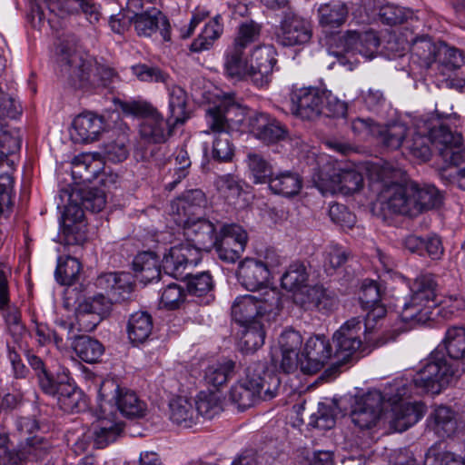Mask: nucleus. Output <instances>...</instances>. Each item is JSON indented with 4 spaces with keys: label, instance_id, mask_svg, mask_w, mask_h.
Masks as SVG:
<instances>
[{
    "label": "nucleus",
    "instance_id": "obj_1",
    "mask_svg": "<svg viewBox=\"0 0 465 465\" xmlns=\"http://www.w3.org/2000/svg\"><path fill=\"white\" fill-rule=\"evenodd\" d=\"M411 383L405 378L396 379L383 392L371 391L358 399L351 410V421L361 430H370L377 425L381 417L382 404L387 401L391 406L389 422L396 431H404L417 423L424 415L425 407L420 402H404L411 395Z\"/></svg>",
    "mask_w": 465,
    "mask_h": 465
},
{
    "label": "nucleus",
    "instance_id": "obj_2",
    "mask_svg": "<svg viewBox=\"0 0 465 465\" xmlns=\"http://www.w3.org/2000/svg\"><path fill=\"white\" fill-rule=\"evenodd\" d=\"M78 42L75 35H68L57 45L54 63L58 78L67 87L84 93L109 87L118 78L117 73L89 56Z\"/></svg>",
    "mask_w": 465,
    "mask_h": 465
},
{
    "label": "nucleus",
    "instance_id": "obj_3",
    "mask_svg": "<svg viewBox=\"0 0 465 465\" xmlns=\"http://www.w3.org/2000/svg\"><path fill=\"white\" fill-rule=\"evenodd\" d=\"M459 116L437 114L436 119L423 121L411 139L405 140L404 147L409 153L423 162L431 156V146L438 151L447 163L459 165L465 160V147L460 133L452 132L457 127Z\"/></svg>",
    "mask_w": 465,
    "mask_h": 465
},
{
    "label": "nucleus",
    "instance_id": "obj_4",
    "mask_svg": "<svg viewBox=\"0 0 465 465\" xmlns=\"http://www.w3.org/2000/svg\"><path fill=\"white\" fill-rule=\"evenodd\" d=\"M184 235L202 252H208L214 248L223 262H237L248 240L245 230L236 223L223 224L217 235L213 223L205 219L187 220Z\"/></svg>",
    "mask_w": 465,
    "mask_h": 465
},
{
    "label": "nucleus",
    "instance_id": "obj_5",
    "mask_svg": "<svg viewBox=\"0 0 465 465\" xmlns=\"http://www.w3.org/2000/svg\"><path fill=\"white\" fill-rule=\"evenodd\" d=\"M280 384L281 381L276 374L265 371L263 364L257 363L249 366L245 377L232 386L229 397L238 409L245 410L260 401L273 399Z\"/></svg>",
    "mask_w": 465,
    "mask_h": 465
},
{
    "label": "nucleus",
    "instance_id": "obj_6",
    "mask_svg": "<svg viewBox=\"0 0 465 465\" xmlns=\"http://www.w3.org/2000/svg\"><path fill=\"white\" fill-rule=\"evenodd\" d=\"M117 391V384L111 380L102 382L98 391V406L95 410V420L87 430V437L92 438L94 446L102 449L114 442L124 430V422L113 404L104 398Z\"/></svg>",
    "mask_w": 465,
    "mask_h": 465
},
{
    "label": "nucleus",
    "instance_id": "obj_7",
    "mask_svg": "<svg viewBox=\"0 0 465 465\" xmlns=\"http://www.w3.org/2000/svg\"><path fill=\"white\" fill-rule=\"evenodd\" d=\"M239 107L231 98H225L218 104L206 110L205 118L208 130L204 134H213L212 156L218 162H229L234 154V146L231 140L229 114Z\"/></svg>",
    "mask_w": 465,
    "mask_h": 465
},
{
    "label": "nucleus",
    "instance_id": "obj_8",
    "mask_svg": "<svg viewBox=\"0 0 465 465\" xmlns=\"http://www.w3.org/2000/svg\"><path fill=\"white\" fill-rule=\"evenodd\" d=\"M411 294L404 302L401 320L410 323H425L432 317L437 305L438 283L430 274L418 276L411 288Z\"/></svg>",
    "mask_w": 465,
    "mask_h": 465
},
{
    "label": "nucleus",
    "instance_id": "obj_9",
    "mask_svg": "<svg viewBox=\"0 0 465 465\" xmlns=\"http://www.w3.org/2000/svg\"><path fill=\"white\" fill-rule=\"evenodd\" d=\"M280 308L279 294L275 290L266 291L261 295H244L237 297L232 306L233 320L241 326L254 322H268L272 313Z\"/></svg>",
    "mask_w": 465,
    "mask_h": 465
},
{
    "label": "nucleus",
    "instance_id": "obj_10",
    "mask_svg": "<svg viewBox=\"0 0 465 465\" xmlns=\"http://www.w3.org/2000/svg\"><path fill=\"white\" fill-rule=\"evenodd\" d=\"M121 109L126 114L143 118L140 135L146 142L161 143L170 135L172 120L165 121L151 104L144 101L124 102Z\"/></svg>",
    "mask_w": 465,
    "mask_h": 465
},
{
    "label": "nucleus",
    "instance_id": "obj_11",
    "mask_svg": "<svg viewBox=\"0 0 465 465\" xmlns=\"http://www.w3.org/2000/svg\"><path fill=\"white\" fill-rule=\"evenodd\" d=\"M457 371L453 363L436 351L414 376L412 382L416 388L423 391L439 394L455 381Z\"/></svg>",
    "mask_w": 465,
    "mask_h": 465
},
{
    "label": "nucleus",
    "instance_id": "obj_12",
    "mask_svg": "<svg viewBox=\"0 0 465 465\" xmlns=\"http://www.w3.org/2000/svg\"><path fill=\"white\" fill-rule=\"evenodd\" d=\"M415 192L416 182L413 181L385 185L379 195L382 211L391 214L418 215L414 201Z\"/></svg>",
    "mask_w": 465,
    "mask_h": 465
},
{
    "label": "nucleus",
    "instance_id": "obj_13",
    "mask_svg": "<svg viewBox=\"0 0 465 465\" xmlns=\"http://www.w3.org/2000/svg\"><path fill=\"white\" fill-rule=\"evenodd\" d=\"M316 186L323 193L349 195L362 187L363 177L355 170H337L326 166L314 176Z\"/></svg>",
    "mask_w": 465,
    "mask_h": 465
},
{
    "label": "nucleus",
    "instance_id": "obj_14",
    "mask_svg": "<svg viewBox=\"0 0 465 465\" xmlns=\"http://www.w3.org/2000/svg\"><path fill=\"white\" fill-rule=\"evenodd\" d=\"M293 302L305 311H316L327 314L338 306L335 292L322 284L308 285L295 291L292 295Z\"/></svg>",
    "mask_w": 465,
    "mask_h": 465
},
{
    "label": "nucleus",
    "instance_id": "obj_15",
    "mask_svg": "<svg viewBox=\"0 0 465 465\" xmlns=\"http://www.w3.org/2000/svg\"><path fill=\"white\" fill-rule=\"evenodd\" d=\"M84 208L80 204L70 202L65 207L62 216L64 233L66 236V243L68 247L74 248V251H68L66 257L67 262H79L81 257L75 254L82 250L81 245L86 239L84 227Z\"/></svg>",
    "mask_w": 465,
    "mask_h": 465
},
{
    "label": "nucleus",
    "instance_id": "obj_16",
    "mask_svg": "<svg viewBox=\"0 0 465 465\" xmlns=\"http://www.w3.org/2000/svg\"><path fill=\"white\" fill-rule=\"evenodd\" d=\"M292 113L305 120H315L323 114L324 90L317 87L294 89L291 94Z\"/></svg>",
    "mask_w": 465,
    "mask_h": 465
},
{
    "label": "nucleus",
    "instance_id": "obj_17",
    "mask_svg": "<svg viewBox=\"0 0 465 465\" xmlns=\"http://www.w3.org/2000/svg\"><path fill=\"white\" fill-rule=\"evenodd\" d=\"M277 51L272 45L255 46L250 55L251 81L256 86H264L271 81L277 64Z\"/></svg>",
    "mask_w": 465,
    "mask_h": 465
},
{
    "label": "nucleus",
    "instance_id": "obj_18",
    "mask_svg": "<svg viewBox=\"0 0 465 465\" xmlns=\"http://www.w3.org/2000/svg\"><path fill=\"white\" fill-rule=\"evenodd\" d=\"M332 345L321 336L307 340L302 360V371L312 374L319 371L331 359H333Z\"/></svg>",
    "mask_w": 465,
    "mask_h": 465
},
{
    "label": "nucleus",
    "instance_id": "obj_19",
    "mask_svg": "<svg viewBox=\"0 0 465 465\" xmlns=\"http://www.w3.org/2000/svg\"><path fill=\"white\" fill-rule=\"evenodd\" d=\"M132 22L140 36L150 37L159 31L164 41H171L170 22L161 11L155 8L141 14H134Z\"/></svg>",
    "mask_w": 465,
    "mask_h": 465
},
{
    "label": "nucleus",
    "instance_id": "obj_20",
    "mask_svg": "<svg viewBox=\"0 0 465 465\" xmlns=\"http://www.w3.org/2000/svg\"><path fill=\"white\" fill-rule=\"evenodd\" d=\"M201 252L202 251L200 249L193 245L192 242H187L171 247L168 254L165 249L163 252H161V253L160 250L138 252L133 262L157 261L160 259L161 254L163 255V262H169V259L173 260V262H200L203 259Z\"/></svg>",
    "mask_w": 465,
    "mask_h": 465
},
{
    "label": "nucleus",
    "instance_id": "obj_21",
    "mask_svg": "<svg viewBox=\"0 0 465 465\" xmlns=\"http://www.w3.org/2000/svg\"><path fill=\"white\" fill-rule=\"evenodd\" d=\"M312 38L309 21L296 15L289 16L282 24L277 41L283 46H294L307 44Z\"/></svg>",
    "mask_w": 465,
    "mask_h": 465
},
{
    "label": "nucleus",
    "instance_id": "obj_22",
    "mask_svg": "<svg viewBox=\"0 0 465 465\" xmlns=\"http://www.w3.org/2000/svg\"><path fill=\"white\" fill-rule=\"evenodd\" d=\"M250 128L252 134L257 139L266 143H276L287 134L285 127L265 113H255L252 115L250 117Z\"/></svg>",
    "mask_w": 465,
    "mask_h": 465
},
{
    "label": "nucleus",
    "instance_id": "obj_23",
    "mask_svg": "<svg viewBox=\"0 0 465 465\" xmlns=\"http://www.w3.org/2000/svg\"><path fill=\"white\" fill-rule=\"evenodd\" d=\"M96 286L104 291L108 299L115 302L128 300L133 292V284L128 273L107 272L98 276Z\"/></svg>",
    "mask_w": 465,
    "mask_h": 465
},
{
    "label": "nucleus",
    "instance_id": "obj_24",
    "mask_svg": "<svg viewBox=\"0 0 465 465\" xmlns=\"http://www.w3.org/2000/svg\"><path fill=\"white\" fill-rule=\"evenodd\" d=\"M348 13L347 5L339 0L322 4L317 9L319 25L325 33L332 34L345 24Z\"/></svg>",
    "mask_w": 465,
    "mask_h": 465
},
{
    "label": "nucleus",
    "instance_id": "obj_25",
    "mask_svg": "<svg viewBox=\"0 0 465 465\" xmlns=\"http://www.w3.org/2000/svg\"><path fill=\"white\" fill-rule=\"evenodd\" d=\"M49 451V445L41 439H27L16 451H4L2 460L5 465H19L24 460L44 459Z\"/></svg>",
    "mask_w": 465,
    "mask_h": 465
},
{
    "label": "nucleus",
    "instance_id": "obj_26",
    "mask_svg": "<svg viewBox=\"0 0 465 465\" xmlns=\"http://www.w3.org/2000/svg\"><path fill=\"white\" fill-rule=\"evenodd\" d=\"M73 128L76 142L91 143L97 140L104 131V118L95 114L85 112L78 114L74 119Z\"/></svg>",
    "mask_w": 465,
    "mask_h": 465
},
{
    "label": "nucleus",
    "instance_id": "obj_27",
    "mask_svg": "<svg viewBox=\"0 0 465 465\" xmlns=\"http://www.w3.org/2000/svg\"><path fill=\"white\" fill-rule=\"evenodd\" d=\"M378 17L381 23L388 25L405 24L406 29L410 28L411 32L422 26V22L411 9L391 4L381 5Z\"/></svg>",
    "mask_w": 465,
    "mask_h": 465
},
{
    "label": "nucleus",
    "instance_id": "obj_28",
    "mask_svg": "<svg viewBox=\"0 0 465 465\" xmlns=\"http://www.w3.org/2000/svg\"><path fill=\"white\" fill-rule=\"evenodd\" d=\"M114 405V410L127 418H141L146 411V405L137 395L130 391H123L117 385V391L112 392L109 398H104Z\"/></svg>",
    "mask_w": 465,
    "mask_h": 465
},
{
    "label": "nucleus",
    "instance_id": "obj_29",
    "mask_svg": "<svg viewBox=\"0 0 465 465\" xmlns=\"http://www.w3.org/2000/svg\"><path fill=\"white\" fill-rule=\"evenodd\" d=\"M251 63L245 57V49L231 45L224 53L223 68L225 74L236 80H251Z\"/></svg>",
    "mask_w": 465,
    "mask_h": 465
},
{
    "label": "nucleus",
    "instance_id": "obj_30",
    "mask_svg": "<svg viewBox=\"0 0 465 465\" xmlns=\"http://www.w3.org/2000/svg\"><path fill=\"white\" fill-rule=\"evenodd\" d=\"M56 399L60 409L65 412H80L87 407L85 396L71 382L68 374L61 379Z\"/></svg>",
    "mask_w": 465,
    "mask_h": 465
},
{
    "label": "nucleus",
    "instance_id": "obj_31",
    "mask_svg": "<svg viewBox=\"0 0 465 465\" xmlns=\"http://www.w3.org/2000/svg\"><path fill=\"white\" fill-rule=\"evenodd\" d=\"M411 43V54L420 66L430 68L437 61L439 42H434L429 35H416L408 40Z\"/></svg>",
    "mask_w": 465,
    "mask_h": 465
},
{
    "label": "nucleus",
    "instance_id": "obj_32",
    "mask_svg": "<svg viewBox=\"0 0 465 465\" xmlns=\"http://www.w3.org/2000/svg\"><path fill=\"white\" fill-rule=\"evenodd\" d=\"M378 346L376 343L356 341L350 338L332 336L333 360L336 364H342L358 353L369 351L371 347Z\"/></svg>",
    "mask_w": 465,
    "mask_h": 465
},
{
    "label": "nucleus",
    "instance_id": "obj_33",
    "mask_svg": "<svg viewBox=\"0 0 465 465\" xmlns=\"http://www.w3.org/2000/svg\"><path fill=\"white\" fill-rule=\"evenodd\" d=\"M237 276L246 289L253 291L269 281L270 268L268 263H240Z\"/></svg>",
    "mask_w": 465,
    "mask_h": 465
},
{
    "label": "nucleus",
    "instance_id": "obj_34",
    "mask_svg": "<svg viewBox=\"0 0 465 465\" xmlns=\"http://www.w3.org/2000/svg\"><path fill=\"white\" fill-rule=\"evenodd\" d=\"M429 427L440 438L453 435L458 430L454 411L445 406L436 408L430 414Z\"/></svg>",
    "mask_w": 465,
    "mask_h": 465
},
{
    "label": "nucleus",
    "instance_id": "obj_35",
    "mask_svg": "<svg viewBox=\"0 0 465 465\" xmlns=\"http://www.w3.org/2000/svg\"><path fill=\"white\" fill-rule=\"evenodd\" d=\"M166 86L169 95V118L173 124H183L190 117L187 109V94L181 86L171 84L170 80Z\"/></svg>",
    "mask_w": 465,
    "mask_h": 465
},
{
    "label": "nucleus",
    "instance_id": "obj_36",
    "mask_svg": "<svg viewBox=\"0 0 465 465\" xmlns=\"http://www.w3.org/2000/svg\"><path fill=\"white\" fill-rule=\"evenodd\" d=\"M268 184L273 193L292 197L300 192L302 182L298 173L292 171H282L273 173Z\"/></svg>",
    "mask_w": 465,
    "mask_h": 465
},
{
    "label": "nucleus",
    "instance_id": "obj_37",
    "mask_svg": "<svg viewBox=\"0 0 465 465\" xmlns=\"http://www.w3.org/2000/svg\"><path fill=\"white\" fill-rule=\"evenodd\" d=\"M170 419L183 428H191L199 420L192 401L183 397H177L170 401Z\"/></svg>",
    "mask_w": 465,
    "mask_h": 465
},
{
    "label": "nucleus",
    "instance_id": "obj_38",
    "mask_svg": "<svg viewBox=\"0 0 465 465\" xmlns=\"http://www.w3.org/2000/svg\"><path fill=\"white\" fill-rule=\"evenodd\" d=\"M223 32L222 16L217 15L205 25L198 37L193 41L190 50L193 53L209 50L214 42L221 37Z\"/></svg>",
    "mask_w": 465,
    "mask_h": 465
},
{
    "label": "nucleus",
    "instance_id": "obj_39",
    "mask_svg": "<svg viewBox=\"0 0 465 465\" xmlns=\"http://www.w3.org/2000/svg\"><path fill=\"white\" fill-rule=\"evenodd\" d=\"M152 331L153 321L150 314L145 312H136L130 316L127 333L133 343L144 342L150 337Z\"/></svg>",
    "mask_w": 465,
    "mask_h": 465
},
{
    "label": "nucleus",
    "instance_id": "obj_40",
    "mask_svg": "<svg viewBox=\"0 0 465 465\" xmlns=\"http://www.w3.org/2000/svg\"><path fill=\"white\" fill-rule=\"evenodd\" d=\"M365 309L368 311L364 323L366 342L376 343L378 346L385 344L387 339L378 336V330L382 325L381 322L387 313L385 306L380 302Z\"/></svg>",
    "mask_w": 465,
    "mask_h": 465
},
{
    "label": "nucleus",
    "instance_id": "obj_41",
    "mask_svg": "<svg viewBox=\"0 0 465 465\" xmlns=\"http://www.w3.org/2000/svg\"><path fill=\"white\" fill-rule=\"evenodd\" d=\"M264 322L242 325L238 346L245 353H252L261 348L264 343Z\"/></svg>",
    "mask_w": 465,
    "mask_h": 465
},
{
    "label": "nucleus",
    "instance_id": "obj_42",
    "mask_svg": "<svg viewBox=\"0 0 465 465\" xmlns=\"http://www.w3.org/2000/svg\"><path fill=\"white\" fill-rule=\"evenodd\" d=\"M246 164L249 177L256 184L268 183L273 175L272 164L260 153H248Z\"/></svg>",
    "mask_w": 465,
    "mask_h": 465
},
{
    "label": "nucleus",
    "instance_id": "obj_43",
    "mask_svg": "<svg viewBox=\"0 0 465 465\" xmlns=\"http://www.w3.org/2000/svg\"><path fill=\"white\" fill-rule=\"evenodd\" d=\"M234 370L232 360H223L210 364L204 371V381L214 389L225 384Z\"/></svg>",
    "mask_w": 465,
    "mask_h": 465
},
{
    "label": "nucleus",
    "instance_id": "obj_44",
    "mask_svg": "<svg viewBox=\"0 0 465 465\" xmlns=\"http://www.w3.org/2000/svg\"><path fill=\"white\" fill-rule=\"evenodd\" d=\"M74 350L76 355L87 363L96 362L104 351L103 344L88 336H81L74 340Z\"/></svg>",
    "mask_w": 465,
    "mask_h": 465
},
{
    "label": "nucleus",
    "instance_id": "obj_45",
    "mask_svg": "<svg viewBox=\"0 0 465 465\" xmlns=\"http://www.w3.org/2000/svg\"><path fill=\"white\" fill-rule=\"evenodd\" d=\"M442 344L450 359L465 358V328L458 326L449 328Z\"/></svg>",
    "mask_w": 465,
    "mask_h": 465
},
{
    "label": "nucleus",
    "instance_id": "obj_46",
    "mask_svg": "<svg viewBox=\"0 0 465 465\" xmlns=\"http://www.w3.org/2000/svg\"><path fill=\"white\" fill-rule=\"evenodd\" d=\"M193 405L199 418L206 420L213 419L223 411L221 398L215 392H200Z\"/></svg>",
    "mask_w": 465,
    "mask_h": 465
},
{
    "label": "nucleus",
    "instance_id": "obj_47",
    "mask_svg": "<svg viewBox=\"0 0 465 465\" xmlns=\"http://www.w3.org/2000/svg\"><path fill=\"white\" fill-rule=\"evenodd\" d=\"M407 130V126L401 123H393L386 126L380 125L376 136L381 139L383 145L391 150H396L401 145L404 146Z\"/></svg>",
    "mask_w": 465,
    "mask_h": 465
},
{
    "label": "nucleus",
    "instance_id": "obj_48",
    "mask_svg": "<svg viewBox=\"0 0 465 465\" xmlns=\"http://www.w3.org/2000/svg\"><path fill=\"white\" fill-rule=\"evenodd\" d=\"M414 201L415 207L418 209V214H420L424 211L440 206L441 203V195L434 185H420L416 183Z\"/></svg>",
    "mask_w": 465,
    "mask_h": 465
},
{
    "label": "nucleus",
    "instance_id": "obj_49",
    "mask_svg": "<svg viewBox=\"0 0 465 465\" xmlns=\"http://www.w3.org/2000/svg\"><path fill=\"white\" fill-rule=\"evenodd\" d=\"M307 277L308 273L303 263H291L281 278L282 286L294 295L295 291L306 285Z\"/></svg>",
    "mask_w": 465,
    "mask_h": 465
},
{
    "label": "nucleus",
    "instance_id": "obj_50",
    "mask_svg": "<svg viewBox=\"0 0 465 465\" xmlns=\"http://www.w3.org/2000/svg\"><path fill=\"white\" fill-rule=\"evenodd\" d=\"M262 25L253 20L244 21L238 26L232 45L246 49L260 39Z\"/></svg>",
    "mask_w": 465,
    "mask_h": 465
},
{
    "label": "nucleus",
    "instance_id": "obj_51",
    "mask_svg": "<svg viewBox=\"0 0 465 465\" xmlns=\"http://www.w3.org/2000/svg\"><path fill=\"white\" fill-rule=\"evenodd\" d=\"M438 48L437 61L447 69L456 70L464 64V57L460 49L443 42H439Z\"/></svg>",
    "mask_w": 465,
    "mask_h": 465
},
{
    "label": "nucleus",
    "instance_id": "obj_52",
    "mask_svg": "<svg viewBox=\"0 0 465 465\" xmlns=\"http://www.w3.org/2000/svg\"><path fill=\"white\" fill-rule=\"evenodd\" d=\"M441 444H435L430 447L425 456V463L435 465H465V456L463 458L449 451H442Z\"/></svg>",
    "mask_w": 465,
    "mask_h": 465
},
{
    "label": "nucleus",
    "instance_id": "obj_53",
    "mask_svg": "<svg viewBox=\"0 0 465 465\" xmlns=\"http://www.w3.org/2000/svg\"><path fill=\"white\" fill-rule=\"evenodd\" d=\"M113 302L111 299L106 298L104 294L99 293L93 297L85 298L79 302L84 312H91L96 316H101L104 320L111 312Z\"/></svg>",
    "mask_w": 465,
    "mask_h": 465
},
{
    "label": "nucleus",
    "instance_id": "obj_54",
    "mask_svg": "<svg viewBox=\"0 0 465 465\" xmlns=\"http://www.w3.org/2000/svg\"><path fill=\"white\" fill-rule=\"evenodd\" d=\"M133 74L141 81L163 83L168 84L170 76L167 73L156 66H149L144 64H139L132 66Z\"/></svg>",
    "mask_w": 465,
    "mask_h": 465
},
{
    "label": "nucleus",
    "instance_id": "obj_55",
    "mask_svg": "<svg viewBox=\"0 0 465 465\" xmlns=\"http://www.w3.org/2000/svg\"><path fill=\"white\" fill-rule=\"evenodd\" d=\"M365 333V326L362 325L361 319L353 317L345 322L333 335L350 338V340L356 341H364Z\"/></svg>",
    "mask_w": 465,
    "mask_h": 465
},
{
    "label": "nucleus",
    "instance_id": "obj_56",
    "mask_svg": "<svg viewBox=\"0 0 465 465\" xmlns=\"http://www.w3.org/2000/svg\"><path fill=\"white\" fill-rule=\"evenodd\" d=\"M184 291L176 283H171L161 292L160 306L173 310L184 301Z\"/></svg>",
    "mask_w": 465,
    "mask_h": 465
},
{
    "label": "nucleus",
    "instance_id": "obj_57",
    "mask_svg": "<svg viewBox=\"0 0 465 465\" xmlns=\"http://www.w3.org/2000/svg\"><path fill=\"white\" fill-rule=\"evenodd\" d=\"M82 205L86 211L98 213L102 211L106 203L104 193L98 188L84 190L81 193Z\"/></svg>",
    "mask_w": 465,
    "mask_h": 465
},
{
    "label": "nucleus",
    "instance_id": "obj_58",
    "mask_svg": "<svg viewBox=\"0 0 465 465\" xmlns=\"http://www.w3.org/2000/svg\"><path fill=\"white\" fill-rule=\"evenodd\" d=\"M185 280H187V290L189 293L195 296H202L207 293L213 287L212 277L207 272H201L194 275L188 273Z\"/></svg>",
    "mask_w": 465,
    "mask_h": 465
},
{
    "label": "nucleus",
    "instance_id": "obj_59",
    "mask_svg": "<svg viewBox=\"0 0 465 465\" xmlns=\"http://www.w3.org/2000/svg\"><path fill=\"white\" fill-rule=\"evenodd\" d=\"M215 184L218 191L228 198H236L242 192V182L232 174L219 176Z\"/></svg>",
    "mask_w": 465,
    "mask_h": 465
},
{
    "label": "nucleus",
    "instance_id": "obj_60",
    "mask_svg": "<svg viewBox=\"0 0 465 465\" xmlns=\"http://www.w3.org/2000/svg\"><path fill=\"white\" fill-rule=\"evenodd\" d=\"M354 14L362 22H369L378 16L380 5L377 0H351Z\"/></svg>",
    "mask_w": 465,
    "mask_h": 465
},
{
    "label": "nucleus",
    "instance_id": "obj_61",
    "mask_svg": "<svg viewBox=\"0 0 465 465\" xmlns=\"http://www.w3.org/2000/svg\"><path fill=\"white\" fill-rule=\"evenodd\" d=\"M82 270L81 263H57L54 276L62 285H72Z\"/></svg>",
    "mask_w": 465,
    "mask_h": 465
},
{
    "label": "nucleus",
    "instance_id": "obj_62",
    "mask_svg": "<svg viewBox=\"0 0 465 465\" xmlns=\"http://www.w3.org/2000/svg\"><path fill=\"white\" fill-rule=\"evenodd\" d=\"M358 54L366 58H372L380 46V39L372 30L361 32V40H359Z\"/></svg>",
    "mask_w": 465,
    "mask_h": 465
},
{
    "label": "nucleus",
    "instance_id": "obj_63",
    "mask_svg": "<svg viewBox=\"0 0 465 465\" xmlns=\"http://www.w3.org/2000/svg\"><path fill=\"white\" fill-rule=\"evenodd\" d=\"M21 142L5 129V125L0 129V160L7 159L11 154L20 150Z\"/></svg>",
    "mask_w": 465,
    "mask_h": 465
},
{
    "label": "nucleus",
    "instance_id": "obj_64",
    "mask_svg": "<svg viewBox=\"0 0 465 465\" xmlns=\"http://www.w3.org/2000/svg\"><path fill=\"white\" fill-rule=\"evenodd\" d=\"M364 308H369L381 302V294L377 282L371 280H365L361 285L360 297Z\"/></svg>",
    "mask_w": 465,
    "mask_h": 465
}]
</instances>
